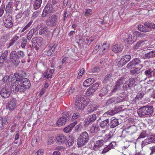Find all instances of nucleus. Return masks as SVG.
Returning <instances> with one entry per match:
<instances>
[{
	"label": "nucleus",
	"mask_w": 155,
	"mask_h": 155,
	"mask_svg": "<svg viewBox=\"0 0 155 155\" xmlns=\"http://www.w3.org/2000/svg\"><path fill=\"white\" fill-rule=\"evenodd\" d=\"M79 137L83 139L88 141L89 140V136L86 132H84L82 133L80 135Z\"/></svg>",
	"instance_id": "36"
},
{
	"label": "nucleus",
	"mask_w": 155,
	"mask_h": 155,
	"mask_svg": "<svg viewBox=\"0 0 155 155\" xmlns=\"http://www.w3.org/2000/svg\"><path fill=\"white\" fill-rule=\"evenodd\" d=\"M146 133V131H142L141 133L140 134L138 138H143L147 136V135Z\"/></svg>",
	"instance_id": "53"
},
{
	"label": "nucleus",
	"mask_w": 155,
	"mask_h": 155,
	"mask_svg": "<svg viewBox=\"0 0 155 155\" xmlns=\"http://www.w3.org/2000/svg\"><path fill=\"white\" fill-rule=\"evenodd\" d=\"M143 41H138L136 44L134 46L133 49H137L140 47L142 46L143 45Z\"/></svg>",
	"instance_id": "47"
},
{
	"label": "nucleus",
	"mask_w": 155,
	"mask_h": 155,
	"mask_svg": "<svg viewBox=\"0 0 155 155\" xmlns=\"http://www.w3.org/2000/svg\"><path fill=\"white\" fill-rule=\"evenodd\" d=\"M110 127L111 128H114L119 124L118 120L114 117L112 118L110 121Z\"/></svg>",
	"instance_id": "28"
},
{
	"label": "nucleus",
	"mask_w": 155,
	"mask_h": 155,
	"mask_svg": "<svg viewBox=\"0 0 155 155\" xmlns=\"http://www.w3.org/2000/svg\"><path fill=\"white\" fill-rule=\"evenodd\" d=\"M150 149L151 151V152L150 154V155H152L155 153V146H153L150 148Z\"/></svg>",
	"instance_id": "63"
},
{
	"label": "nucleus",
	"mask_w": 155,
	"mask_h": 155,
	"mask_svg": "<svg viewBox=\"0 0 155 155\" xmlns=\"http://www.w3.org/2000/svg\"><path fill=\"white\" fill-rule=\"evenodd\" d=\"M82 97L79 96L76 99L75 102V107L77 110L83 109L84 107V104L83 103L84 100Z\"/></svg>",
	"instance_id": "6"
},
{
	"label": "nucleus",
	"mask_w": 155,
	"mask_h": 155,
	"mask_svg": "<svg viewBox=\"0 0 155 155\" xmlns=\"http://www.w3.org/2000/svg\"><path fill=\"white\" fill-rule=\"evenodd\" d=\"M12 18L10 16H8L4 21V24L5 26L8 28H11L13 25L12 22Z\"/></svg>",
	"instance_id": "16"
},
{
	"label": "nucleus",
	"mask_w": 155,
	"mask_h": 155,
	"mask_svg": "<svg viewBox=\"0 0 155 155\" xmlns=\"http://www.w3.org/2000/svg\"><path fill=\"white\" fill-rule=\"evenodd\" d=\"M10 58L11 61L16 66L18 65L20 63L16 51H12L10 54Z\"/></svg>",
	"instance_id": "7"
},
{
	"label": "nucleus",
	"mask_w": 155,
	"mask_h": 155,
	"mask_svg": "<svg viewBox=\"0 0 155 155\" xmlns=\"http://www.w3.org/2000/svg\"><path fill=\"white\" fill-rule=\"evenodd\" d=\"M123 46L120 44H116L112 47V51L115 53H118L120 52L123 49Z\"/></svg>",
	"instance_id": "23"
},
{
	"label": "nucleus",
	"mask_w": 155,
	"mask_h": 155,
	"mask_svg": "<svg viewBox=\"0 0 155 155\" xmlns=\"http://www.w3.org/2000/svg\"><path fill=\"white\" fill-rule=\"evenodd\" d=\"M70 13L67 10L64 11V13L63 15L62 20L63 21H65V20L68 18V16H69Z\"/></svg>",
	"instance_id": "52"
},
{
	"label": "nucleus",
	"mask_w": 155,
	"mask_h": 155,
	"mask_svg": "<svg viewBox=\"0 0 155 155\" xmlns=\"http://www.w3.org/2000/svg\"><path fill=\"white\" fill-rule=\"evenodd\" d=\"M144 95V93L142 91H140L138 92L135 98L139 100H141Z\"/></svg>",
	"instance_id": "41"
},
{
	"label": "nucleus",
	"mask_w": 155,
	"mask_h": 155,
	"mask_svg": "<svg viewBox=\"0 0 155 155\" xmlns=\"http://www.w3.org/2000/svg\"><path fill=\"white\" fill-rule=\"evenodd\" d=\"M96 114H92L89 115L87 118L84 121L85 125L88 126L89 124H92L97 119Z\"/></svg>",
	"instance_id": "12"
},
{
	"label": "nucleus",
	"mask_w": 155,
	"mask_h": 155,
	"mask_svg": "<svg viewBox=\"0 0 155 155\" xmlns=\"http://www.w3.org/2000/svg\"><path fill=\"white\" fill-rule=\"evenodd\" d=\"M31 84L30 80L27 78H24L19 82L15 81L13 84V88L16 91L24 92L29 89Z\"/></svg>",
	"instance_id": "1"
},
{
	"label": "nucleus",
	"mask_w": 155,
	"mask_h": 155,
	"mask_svg": "<svg viewBox=\"0 0 155 155\" xmlns=\"http://www.w3.org/2000/svg\"><path fill=\"white\" fill-rule=\"evenodd\" d=\"M92 10L91 9H86L83 11V13L86 17H89L92 15Z\"/></svg>",
	"instance_id": "39"
},
{
	"label": "nucleus",
	"mask_w": 155,
	"mask_h": 155,
	"mask_svg": "<svg viewBox=\"0 0 155 155\" xmlns=\"http://www.w3.org/2000/svg\"><path fill=\"white\" fill-rule=\"evenodd\" d=\"M152 143H155V136L151 135L148 136L147 138L142 141L141 146L143 147L146 145Z\"/></svg>",
	"instance_id": "9"
},
{
	"label": "nucleus",
	"mask_w": 155,
	"mask_h": 155,
	"mask_svg": "<svg viewBox=\"0 0 155 155\" xmlns=\"http://www.w3.org/2000/svg\"><path fill=\"white\" fill-rule=\"evenodd\" d=\"M137 37L135 36L130 35H129L125 41L128 43L132 44L136 40Z\"/></svg>",
	"instance_id": "27"
},
{
	"label": "nucleus",
	"mask_w": 155,
	"mask_h": 155,
	"mask_svg": "<svg viewBox=\"0 0 155 155\" xmlns=\"http://www.w3.org/2000/svg\"><path fill=\"white\" fill-rule=\"evenodd\" d=\"M80 116V114L79 112H77L74 113L72 117L71 120L73 121L74 120L77 119Z\"/></svg>",
	"instance_id": "46"
},
{
	"label": "nucleus",
	"mask_w": 155,
	"mask_h": 155,
	"mask_svg": "<svg viewBox=\"0 0 155 155\" xmlns=\"http://www.w3.org/2000/svg\"><path fill=\"white\" fill-rule=\"evenodd\" d=\"M12 5V2H9L6 5L5 8V10L8 11L11 8V7Z\"/></svg>",
	"instance_id": "60"
},
{
	"label": "nucleus",
	"mask_w": 155,
	"mask_h": 155,
	"mask_svg": "<svg viewBox=\"0 0 155 155\" xmlns=\"http://www.w3.org/2000/svg\"><path fill=\"white\" fill-rule=\"evenodd\" d=\"M66 142L67 143L68 146H70L73 144L74 143V140L73 138H70L69 139H67Z\"/></svg>",
	"instance_id": "55"
},
{
	"label": "nucleus",
	"mask_w": 155,
	"mask_h": 155,
	"mask_svg": "<svg viewBox=\"0 0 155 155\" xmlns=\"http://www.w3.org/2000/svg\"><path fill=\"white\" fill-rule=\"evenodd\" d=\"M101 137L99 136L97 137V139L99 140H97L94 143V146L93 148L95 150H99L100 147L102 146L104 144V141L103 139H100V137Z\"/></svg>",
	"instance_id": "14"
},
{
	"label": "nucleus",
	"mask_w": 155,
	"mask_h": 155,
	"mask_svg": "<svg viewBox=\"0 0 155 155\" xmlns=\"http://www.w3.org/2000/svg\"><path fill=\"white\" fill-rule=\"evenodd\" d=\"M63 115L67 118V119H69V118L71 117V115L70 113L68 111H65L63 113Z\"/></svg>",
	"instance_id": "59"
},
{
	"label": "nucleus",
	"mask_w": 155,
	"mask_h": 155,
	"mask_svg": "<svg viewBox=\"0 0 155 155\" xmlns=\"http://www.w3.org/2000/svg\"><path fill=\"white\" fill-rule=\"evenodd\" d=\"M10 94L9 87H3L1 91L0 95L2 97L5 98L9 97Z\"/></svg>",
	"instance_id": "15"
},
{
	"label": "nucleus",
	"mask_w": 155,
	"mask_h": 155,
	"mask_svg": "<svg viewBox=\"0 0 155 155\" xmlns=\"http://www.w3.org/2000/svg\"><path fill=\"white\" fill-rule=\"evenodd\" d=\"M9 122L10 120L8 118V117H5L4 119L2 117H0V130H2L5 125L7 124Z\"/></svg>",
	"instance_id": "17"
},
{
	"label": "nucleus",
	"mask_w": 155,
	"mask_h": 155,
	"mask_svg": "<svg viewBox=\"0 0 155 155\" xmlns=\"http://www.w3.org/2000/svg\"><path fill=\"white\" fill-rule=\"evenodd\" d=\"M14 76L16 78L15 81L19 82L24 78L21 75H20L19 73L17 72L15 73Z\"/></svg>",
	"instance_id": "43"
},
{
	"label": "nucleus",
	"mask_w": 155,
	"mask_h": 155,
	"mask_svg": "<svg viewBox=\"0 0 155 155\" xmlns=\"http://www.w3.org/2000/svg\"><path fill=\"white\" fill-rule=\"evenodd\" d=\"M109 44L106 42H104L102 47V49H103V51L105 50L107 51L109 49Z\"/></svg>",
	"instance_id": "50"
},
{
	"label": "nucleus",
	"mask_w": 155,
	"mask_h": 155,
	"mask_svg": "<svg viewBox=\"0 0 155 155\" xmlns=\"http://www.w3.org/2000/svg\"><path fill=\"white\" fill-rule=\"evenodd\" d=\"M138 29L139 30L144 32H147L149 31L148 28H145L141 25H140L138 26Z\"/></svg>",
	"instance_id": "38"
},
{
	"label": "nucleus",
	"mask_w": 155,
	"mask_h": 155,
	"mask_svg": "<svg viewBox=\"0 0 155 155\" xmlns=\"http://www.w3.org/2000/svg\"><path fill=\"white\" fill-rule=\"evenodd\" d=\"M125 79H126V78L124 77H122L117 80L114 86V88L111 91V92L114 93L118 91L121 90L123 83Z\"/></svg>",
	"instance_id": "4"
},
{
	"label": "nucleus",
	"mask_w": 155,
	"mask_h": 155,
	"mask_svg": "<svg viewBox=\"0 0 155 155\" xmlns=\"http://www.w3.org/2000/svg\"><path fill=\"white\" fill-rule=\"evenodd\" d=\"M68 120V119H67L66 117L63 116L58 119L57 122V124L58 127H61L65 125Z\"/></svg>",
	"instance_id": "18"
},
{
	"label": "nucleus",
	"mask_w": 155,
	"mask_h": 155,
	"mask_svg": "<svg viewBox=\"0 0 155 155\" xmlns=\"http://www.w3.org/2000/svg\"><path fill=\"white\" fill-rule=\"evenodd\" d=\"M113 74L111 73L107 74L103 80V82L104 84H106L109 82L110 80H112Z\"/></svg>",
	"instance_id": "31"
},
{
	"label": "nucleus",
	"mask_w": 155,
	"mask_h": 155,
	"mask_svg": "<svg viewBox=\"0 0 155 155\" xmlns=\"http://www.w3.org/2000/svg\"><path fill=\"white\" fill-rule=\"evenodd\" d=\"M27 42V39L23 38L22 40V41L21 45V47L23 48H25Z\"/></svg>",
	"instance_id": "51"
},
{
	"label": "nucleus",
	"mask_w": 155,
	"mask_h": 155,
	"mask_svg": "<svg viewBox=\"0 0 155 155\" xmlns=\"http://www.w3.org/2000/svg\"><path fill=\"white\" fill-rule=\"evenodd\" d=\"M54 9L52 6L51 5L50 3H48L45 6L42 14L43 18H45L49 14L53 13Z\"/></svg>",
	"instance_id": "5"
},
{
	"label": "nucleus",
	"mask_w": 155,
	"mask_h": 155,
	"mask_svg": "<svg viewBox=\"0 0 155 155\" xmlns=\"http://www.w3.org/2000/svg\"><path fill=\"white\" fill-rule=\"evenodd\" d=\"M8 50H5L3 53L2 54L0 57V62H3L6 59V57L8 54Z\"/></svg>",
	"instance_id": "35"
},
{
	"label": "nucleus",
	"mask_w": 155,
	"mask_h": 155,
	"mask_svg": "<svg viewBox=\"0 0 155 155\" xmlns=\"http://www.w3.org/2000/svg\"><path fill=\"white\" fill-rule=\"evenodd\" d=\"M110 150L109 149V148L108 147V146H106V147H105L102 150H99V153L101 154H105Z\"/></svg>",
	"instance_id": "49"
},
{
	"label": "nucleus",
	"mask_w": 155,
	"mask_h": 155,
	"mask_svg": "<svg viewBox=\"0 0 155 155\" xmlns=\"http://www.w3.org/2000/svg\"><path fill=\"white\" fill-rule=\"evenodd\" d=\"M131 57L130 55L127 54L122 57L118 63L119 67H122L125 65L131 59Z\"/></svg>",
	"instance_id": "10"
},
{
	"label": "nucleus",
	"mask_w": 155,
	"mask_h": 155,
	"mask_svg": "<svg viewBox=\"0 0 155 155\" xmlns=\"http://www.w3.org/2000/svg\"><path fill=\"white\" fill-rule=\"evenodd\" d=\"M94 79L93 78H89L86 79L84 82L83 86L85 87H87L94 83Z\"/></svg>",
	"instance_id": "26"
},
{
	"label": "nucleus",
	"mask_w": 155,
	"mask_h": 155,
	"mask_svg": "<svg viewBox=\"0 0 155 155\" xmlns=\"http://www.w3.org/2000/svg\"><path fill=\"white\" fill-rule=\"evenodd\" d=\"M16 99L13 98L7 103L6 105V109L9 111H13L16 107Z\"/></svg>",
	"instance_id": "11"
},
{
	"label": "nucleus",
	"mask_w": 155,
	"mask_h": 155,
	"mask_svg": "<svg viewBox=\"0 0 155 155\" xmlns=\"http://www.w3.org/2000/svg\"><path fill=\"white\" fill-rule=\"evenodd\" d=\"M43 150L42 149H39L36 153L35 155H43Z\"/></svg>",
	"instance_id": "64"
},
{
	"label": "nucleus",
	"mask_w": 155,
	"mask_h": 155,
	"mask_svg": "<svg viewBox=\"0 0 155 155\" xmlns=\"http://www.w3.org/2000/svg\"><path fill=\"white\" fill-rule=\"evenodd\" d=\"M41 3L42 0H35L34 2L33 8L35 10L38 9L40 7Z\"/></svg>",
	"instance_id": "33"
},
{
	"label": "nucleus",
	"mask_w": 155,
	"mask_h": 155,
	"mask_svg": "<svg viewBox=\"0 0 155 155\" xmlns=\"http://www.w3.org/2000/svg\"><path fill=\"white\" fill-rule=\"evenodd\" d=\"M128 82V83H129L130 85L131 86L132 85H134L135 82V80L134 78H130L129 79Z\"/></svg>",
	"instance_id": "62"
},
{
	"label": "nucleus",
	"mask_w": 155,
	"mask_h": 155,
	"mask_svg": "<svg viewBox=\"0 0 155 155\" xmlns=\"http://www.w3.org/2000/svg\"><path fill=\"white\" fill-rule=\"evenodd\" d=\"M100 125L102 128L106 129L109 126V119H108L101 121L100 123Z\"/></svg>",
	"instance_id": "25"
},
{
	"label": "nucleus",
	"mask_w": 155,
	"mask_h": 155,
	"mask_svg": "<svg viewBox=\"0 0 155 155\" xmlns=\"http://www.w3.org/2000/svg\"><path fill=\"white\" fill-rule=\"evenodd\" d=\"M122 109V107L120 106H117L115 107L114 109V111L115 114L118 113Z\"/></svg>",
	"instance_id": "56"
},
{
	"label": "nucleus",
	"mask_w": 155,
	"mask_h": 155,
	"mask_svg": "<svg viewBox=\"0 0 155 155\" xmlns=\"http://www.w3.org/2000/svg\"><path fill=\"white\" fill-rule=\"evenodd\" d=\"M154 57H155V50H153L148 52L143 56L144 59L152 58Z\"/></svg>",
	"instance_id": "24"
},
{
	"label": "nucleus",
	"mask_w": 155,
	"mask_h": 155,
	"mask_svg": "<svg viewBox=\"0 0 155 155\" xmlns=\"http://www.w3.org/2000/svg\"><path fill=\"white\" fill-rule=\"evenodd\" d=\"M77 123V120H75L72 123L68 125V126L65 127L64 129V131L66 133H68L71 131L74 126Z\"/></svg>",
	"instance_id": "22"
},
{
	"label": "nucleus",
	"mask_w": 155,
	"mask_h": 155,
	"mask_svg": "<svg viewBox=\"0 0 155 155\" xmlns=\"http://www.w3.org/2000/svg\"><path fill=\"white\" fill-rule=\"evenodd\" d=\"M154 72L151 69H147L144 71V74L148 78H150L153 76Z\"/></svg>",
	"instance_id": "29"
},
{
	"label": "nucleus",
	"mask_w": 155,
	"mask_h": 155,
	"mask_svg": "<svg viewBox=\"0 0 155 155\" xmlns=\"http://www.w3.org/2000/svg\"><path fill=\"white\" fill-rule=\"evenodd\" d=\"M87 142V141L86 140L79 137L77 141V143L78 146L81 147L84 145Z\"/></svg>",
	"instance_id": "32"
},
{
	"label": "nucleus",
	"mask_w": 155,
	"mask_h": 155,
	"mask_svg": "<svg viewBox=\"0 0 155 155\" xmlns=\"http://www.w3.org/2000/svg\"><path fill=\"white\" fill-rule=\"evenodd\" d=\"M108 92L106 88H103L100 91L99 96L102 97L104 96Z\"/></svg>",
	"instance_id": "45"
},
{
	"label": "nucleus",
	"mask_w": 155,
	"mask_h": 155,
	"mask_svg": "<svg viewBox=\"0 0 155 155\" xmlns=\"http://www.w3.org/2000/svg\"><path fill=\"white\" fill-rule=\"evenodd\" d=\"M53 138L52 137H49L48 139V142L47 143V144L48 145H51V144L53 143Z\"/></svg>",
	"instance_id": "61"
},
{
	"label": "nucleus",
	"mask_w": 155,
	"mask_h": 155,
	"mask_svg": "<svg viewBox=\"0 0 155 155\" xmlns=\"http://www.w3.org/2000/svg\"><path fill=\"white\" fill-rule=\"evenodd\" d=\"M60 31V29L56 28L54 29L53 32V35L57 37Z\"/></svg>",
	"instance_id": "54"
},
{
	"label": "nucleus",
	"mask_w": 155,
	"mask_h": 155,
	"mask_svg": "<svg viewBox=\"0 0 155 155\" xmlns=\"http://www.w3.org/2000/svg\"><path fill=\"white\" fill-rule=\"evenodd\" d=\"M125 83H124V84H123V87L124 89L125 88V89H127L128 87H131L129 83H128V81H125Z\"/></svg>",
	"instance_id": "58"
},
{
	"label": "nucleus",
	"mask_w": 155,
	"mask_h": 155,
	"mask_svg": "<svg viewBox=\"0 0 155 155\" xmlns=\"http://www.w3.org/2000/svg\"><path fill=\"white\" fill-rule=\"evenodd\" d=\"M43 41L42 38L38 37L33 38L31 41L32 42L36 43L39 46L41 45L43 43Z\"/></svg>",
	"instance_id": "21"
},
{
	"label": "nucleus",
	"mask_w": 155,
	"mask_h": 155,
	"mask_svg": "<svg viewBox=\"0 0 155 155\" xmlns=\"http://www.w3.org/2000/svg\"><path fill=\"white\" fill-rule=\"evenodd\" d=\"M16 52L19 60L25 58V55L24 52L22 51H16Z\"/></svg>",
	"instance_id": "44"
},
{
	"label": "nucleus",
	"mask_w": 155,
	"mask_h": 155,
	"mask_svg": "<svg viewBox=\"0 0 155 155\" xmlns=\"http://www.w3.org/2000/svg\"><path fill=\"white\" fill-rule=\"evenodd\" d=\"M116 143L114 142H111L108 145V147L110 150L111 149L114 148V147H115L116 145Z\"/></svg>",
	"instance_id": "57"
},
{
	"label": "nucleus",
	"mask_w": 155,
	"mask_h": 155,
	"mask_svg": "<svg viewBox=\"0 0 155 155\" xmlns=\"http://www.w3.org/2000/svg\"><path fill=\"white\" fill-rule=\"evenodd\" d=\"M153 109L152 106H144L138 109L137 113L140 117H147L153 113Z\"/></svg>",
	"instance_id": "2"
},
{
	"label": "nucleus",
	"mask_w": 155,
	"mask_h": 155,
	"mask_svg": "<svg viewBox=\"0 0 155 155\" xmlns=\"http://www.w3.org/2000/svg\"><path fill=\"white\" fill-rule=\"evenodd\" d=\"M48 30V27L46 26H44L40 29L39 33L40 35L45 34L46 33Z\"/></svg>",
	"instance_id": "37"
},
{
	"label": "nucleus",
	"mask_w": 155,
	"mask_h": 155,
	"mask_svg": "<svg viewBox=\"0 0 155 155\" xmlns=\"http://www.w3.org/2000/svg\"><path fill=\"white\" fill-rule=\"evenodd\" d=\"M97 109V107L96 105L90 104L88 105L87 109V112L88 113H91Z\"/></svg>",
	"instance_id": "34"
},
{
	"label": "nucleus",
	"mask_w": 155,
	"mask_h": 155,
	"mask_svg": "<svg viewBox=\"0 0 155 155\" xmlns=\"http://www.w3.org/2000/svg\"><path fill=\"white\" fill-rule=\"evenodd\" d=\"M56 139L59 144L65 143L67 140L66 137L63 134H60L56 137Z\"/></svg>",
	"instance_id": "19"
},
{
	"label": "nucleus",
	"mask_w": 155,
	"mask_h": 155,
	"mask_svg": "<svg viewBox=\"0 0 155 155\" xmlns=\"http://www.w3.org/2000/svg\"><path fill=\"white\" fill-rule=\"evenodd\" d=\"M123 96L121 94L120 95V96L116 98L118 103L122 102L126 97V94L125 92H123L122 94Z\"/></svg>",
	"instance_id": "40"
},
{
	"label": "nucleus",
	"mask_w": 155,
	"mask_h": 155,
	"mask_svg": "<svg viewBox=\"0 0 155 155\" xmlns=\"http://www.w3.org/2000/svg\"><path fill=\"white\" fill-rule=\"evenodd\" d=\"M116 97H111L108 99L106 102V105L107 106H109L110 104L114 103H118Z\"/></svg>",
	"instance_id": "30"
},
{
	"label": "nucleus",
	"mask_w": 155,
	"mask_h": 155,
	"mask_svg": "<svg viewBox=\"0 0 155 155\" xmlns=\"http://www.w3.org/2000/svg\"><path fill=\"white\" fill-rule=\"evenodd\" d=\"M144 24L145 26H147L150 29H155V24L153 23L146 22Z\"/></svg>",
	"instance_id": "42"
},
{
	"label": "nucleus",
	"mask_w": 155,
	"mask_h": 155,
	"mask_svg": "<svg viewBox=\"0 0 155 155\" xmlns=\"http://www.w3.org/2000/svg\"><path fill=\"white\" fill-rule=\"evenodd\" d=\"M142 61L139 58H135L132 60L127 65V67L128 68H130L132 66H134L137 65H140L141 67L142 66L140 64Z\"/></svg>",
	"instance_id": "13"
},
{
	"label": "nucleus",
	"mask_w": 155,
	"mask_h": 155,
	"mask_svg": "<svg viewBox=\"0 0 155 155\" xmlns=\"http://www.w3.org/2000/svg\"><path fill=\"white\" fill-rule=\"evenodd\" d=\"M99 86V84L98 83H96L93 84L87 89L86 92V94L87 96L93 95L95 91L98 89Z\"/></svg>",
	"instance_id": "8"
},
{
	"label": "nucleus",
	"mask_w": 155,
	"mask_h": 155,
	"mask_svg": "<svg viewBox=\"0 0 155 155\" xmlns=\"http://www.w3.org/2000/svg\"><path fill=\"white\" fill-rule=\"evenodd\" d=\"M58 21V16L55 15H53L47 18L45 21V23L48 26L54 27L57 25Z\"/></svg>",
	"instance_id": "3"
},
{
	"label": "nucleus",
	"mask_w": 155,
	"mask_h": 155,
	"mask_svg": "<svg viewBox=\"0 0 155 155\" xmlns=\"http://www.w3.org/2000/svg\"><path fill=\"white\" fill-rule=\"evenodd\" d=\"M138 69V68L136 67L131 68L130 69V72L132 74L135 75L138 74L139 72Z\"/></svg>",
	"instance_id": "48"
},
{
	"label": "nucleus",
	"mask_w": 155,
	"mask_h": 155,
	"mask_svg": "<svg viewBox=\"0 0 155 155\" xmlns=\"http://www.w3.org/2000/svg\"><path fill=\"white\" fill-rule=\"evenodd\" d=\"M127 133L130 135L135 133L137 130V127L134 125H133L127 127L125 129Z\"/></svg>",
	"instance_id": "20"
}]
</instances>
